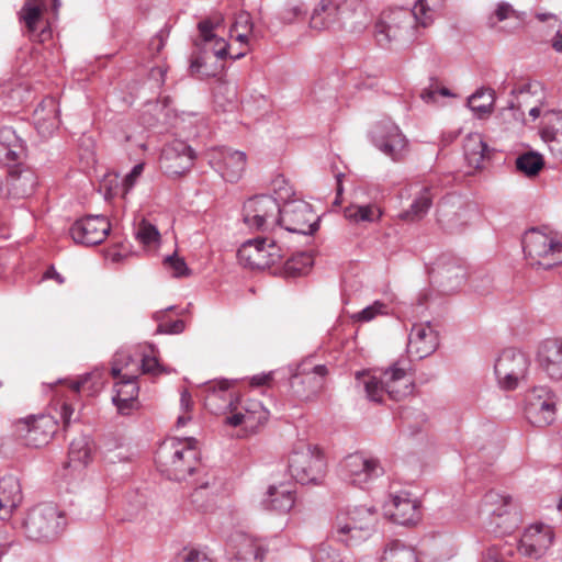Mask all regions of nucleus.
<instances>
[{"label": "nucleus", "mask_w": 562, "mask_h": 562, "mask_svg": "<svg viewBox=\"0 0 562 562\" xmlns=\"http://www.w3.org/2000/svg\"><path fill=\"white\" fill-rule=\"evenodd\" d=\"M538 362L550 379L562 380V338L544 340L538 349Z\"/></svg>", "instance_id": "nucleus-26"}, {"label": "nucleus", "mask_w": 562, "mask_h": 562, "mask_svg": "<svg viewBox=\"0 0 562 562\" xmlns=\"http://www.w3.org/2000/svg\"><path fill=\"white\" fill-rule=\"evenodd\" d=\"M33 122L36 131L43 137H49L58 128L59 106L54 97H45L33 113Z\"/></svg>", "instance_id": "nucleus-27"}, {"label": "nucleus", "mask_w": 562, "mask_h": 562, "mask_svg": "<svg viewBox=\"0 0 562 562\" xmlns=\"http://www.w3.org/2000/svg\"><path fill=\"white\" fill-rule=\"evenodd\" d=\"M386 306L376 301L374 302L372 305L370 306H367L366 308H363L362 311H360L359 313L355 314L353 315V318L356 321H359V322H370L371 319H373L376 315L379 314H383L384 313V308Z\"/></svg>", "instance_id": "nucleus-54"}, {"label": "nucleus", "mask_w": 562, "mask_h": 562, "mask_svg": "<svg viewBox=\"0 0 562 562\" xmlns=\"http://www.w3.org/2000/svg\"><path fill=\"white\" fill-rule=\"evenodd\" d=\"M544 166L543 157L536 151H527L516 159V168L527 177L537 176Z\"/></svg>", "instance_id": "nucleus-40"}, {"label": "nucleus", "mask_w": 562, "mask_h": 562, "mask_svg": "<svg viewBox=\"0 0 562 562\" xmlns=\"http://www.w3.org/2000/svg\"><path fill=\"white\" fill-rule=\"evenodd\" d=\"M173 310V306L166 308L165 311H159L154 314V319L158 322V326L156 329V334H181L186 328V323L182 319H177L172 322H167L165 319L166 313L168 311Z\"/></svg>", "instance_id": "nucleus-45"}, {"label": "nucleus", "mask_w": 562, "mask_h": 562, "mask_svg": "<svg viewBox=\"0 0 562 562\" xmlns=\"http://www.w3.org/2000/svg\"><path fill=\"white\" fill-rule=\"evenodd\" d=\"M68 457L69 463L87 465L91 458V449L88 439L86 437L74 439L70 442Z\"/></svg>", "instance_id": "nucleus-44"}, {"label": "nucleus", "mask_w": 562, "mask_h": 562, "mask_svg": "<svg viewBox=\"0 0 562 562\" xmlns=\"http://www.w3.org/2000/svg\"><path fill=\"white\" fill-rule=\"evenodd\" d=\"M166 40L167 34L162 30L151 37L148 44V50L153 57L160 54L166 45Z\"/></svg>", "instance_id": "nucleus-57"}, {"label": "nucleus", "mask_w": 562, "mask_h": 562, "mask_svg": "<svg viewBox=\"0 0 562 562\" xmlns=\"http://www.w3.org/2000/svg\"><path fill=\"white\" fill-rule=\"evenodd\" d=\"M313 265V258L307 252H301L288 259L284 263V273L296 278L306 274Z\"/></svg>", "instance_id": "nucleus-43"}, {"label": "nucleus", "mask_w": 562, "mask_h": 562, "mask_svg": "<svg viewBox=\"0 0 562 562\" xmlns=\"http://www.w3.org/2000/svg\"><path fill=\"white\" fill-rule=\"evenodd\" d=\"M382 562H418V559L413 547L400 540H393L387 543Z\"/></svg>", "instance_id": "nucleus-37"}, {"label": "nucleus", "mask_w": 562, "mask_h": 562, "mask_svg": "<svg viewBox=\"0 0 562 562\" xmlns=\"http://www.w3.org/2000/svg\"><path fill=\"white\" fill-rule=\"evenodd\" d=\"M193 159L192 148L187 143L178 139L168 144L160 157L162 168L172 176H180L188 171L193 165Z\"/></svg>", "instance_id": "nucleus-23"}, {"label": "nucleus", "mask_w": 562, "mask_h": 562, "mask_svg": "<svg viewBox=\"0 0 562 562\" xmlns=\"http://www.w3.org/2000/svg\"><path fill=\"white\" fill-rule=\"evenodd\" d=\"M443 8V0H417L413 10L396 8L383 11L374 26V36L381 47L393 42L413 38L414 24L430 25Z\"/></svg>", "instance_id": "nucleus-1"}, {"label": "nucleus", "mask_w": 562, "mask_h": 562, "mask_svg": "<svg viewBox=\"0 0 562 562\" xmlns=\"http://www.w3.org/2000/svg\"><path fill=\"white\" fill-rule=\"evenodd\" d=\"M239 262L250 269H267L281 262L283 249L269 237L248 239L237 251Z\"/></svg>", "instance_id": "nucleus-10"}, {"label": "nucleus", "mask_w": 562, "mask_h": 562, "mask_svg": "<svg viewBox=\"0 0 562 562\" xmlns=\"http://www.w3.org/2000/svg\"><path fill=\"white\" fill-rule=\"evenodd\" d=\"M252 31L251 18L247 12H241L235 18L231 27V36L240 43H247L248 35Z\"/></svg>", "instance_id": "nucleus-46"}, {"label": "nucleus", "mask_w": 562, "mask_h": 562, "mask_svg": "<svg viewBox=\"0 0 562 562\" xmlns=\"http://www.w3.org/2000/svg\"><path fill=\"white\" fill-rule=\"evenodd\" d=\"M272 380V375L271 373H268V374H257V375H254L250 380V383L251 385L254 386H262V385H268Z\"/></svg>", "instance_id": "nucleus-61"}, {"label": "nucleus", "mask_w": 562, "mask_h": 562, "mask_svg": "<svg viewBox=\"0 0 562 562\" xmlns=\"http://www.w3.org/2000/svg\"><path fill=\"white\" fill-rule=\"evenodd\" d=\"M9 184L15 195L25 198L33 193L37 184V178L30 169H12Z\"/></svg>", "instance_id": "nucleus-35"}, {"label": "nucleus", "mask_w": 562, "mask_h": 562, "mask_svg": "<svg viewBox=\"0 0 562 562\" xmlns=\"http://www.w3.org/2000/svg\"><path fill=\"white\" fill-rule=\"evenodd\" d=\"M438 344V334L429 322L414 324L408 336L407 352L423 359L435 352Z\"/></svg>", "instance_id": "nucleus-24"}, {"label": "nucleus", "mask_w": 562, "mask_h": 562, "mask_svg": "<svg viewBox=\"0 0 562 562\" xmlns=\"http://www.w3.org/2000/svg\"><path fill=\"white\" fill-rule=\"evenodd\" d=\"M553 531L550 526L535 524L525 529L520 540L519 552L529 558L539 559L551 547Z\"/></svg>", "instance_id": "nucleus-20"}, {"label": "nucleus", "mask_w": 562, "mask_h": 562, "mask_svg": "<svg viewBox=\"0 0 562 562\" xmlns=\"http://www.w3.org/2000/svg\"><path fill=\"white\" fill-rule=\"evenodd\" d=\"M314 562H341L336 550L328 543H321L313 553Z\"/></svg>", "instance_id": "nucleus-53"}, {"label": "nucleus", "mask_w": 562, "mask_h": 562, "mask_svg": "<svg viewBox=\"0 0 562 562\" xmlns=\"http://www.w3.org/2000/svg\"><path fill=\"white\" fill-rule=\"evenodd\" d=\"M177 562H215L206 552L195 548H183L177 555Z\"/></svg>", "instance_id": "nucleus-51"}, {"label": "nucleus", "mask_w": 562, "mask_h": 562, "mask_svg": "<svg viewBox=\"0 0 562 562\" xmlns=\"http://www.w3.org/2000/svg\"><path fill=\"white\" fill-rule=\"evenodd\" d=\"M231 385L228 380L209 382L205 387V405L213 409L218 400L223 401L231 407V415L225 418L227 425L241 426L248 435L258 432L268 422L269 411L255 398H246L234 405L228 393Z\"/></svg>", "instance_id": "nucleus-2"}, {"label": "nucleus", "mask_w": 562, "mask_h": 562, "mask_svg": "<svg viewBox=\"0 0 562 562\" xmlns=\"http://www.w3.org/2000/svg\"><path fill=\"white\" fill-rule=\"evenodd\" d=\"M391 519L400 525L416 524L420 518L419 503L411 498L409 493L401 492L391 496L387 504Z\"/></svg>", "instance_id": "nucleus-25"}, {"label": "nucleus", "mask_w": 562, "mask_h": 562, "mask_svg": "<svg viewBox=\"0 0 562 562\" xmlns=\"http://www.w3.org/2000/svg\"><path fill=\"white\" fill-rule=\"evenodd\" d=\"M280 205L270 195H257L244 203L243 221L249 229L270 231L278 226Z\"/></svg>", "instance_id": "nucleus-11"}, {"label": "nucleus", "mask_w": 562, "mask_h": 562, "mask_svg": "<svg viewBox=\"0 0 562 562\" xmlns=\"http://www.w3.org/2000/svg\"><path fill=\"white\" fill-rule=\"evenodd\" d=\"M21 435L25 443L31 447L40 448L48 443L57 430V423L52 416L41 415L21 420Z\"/></svg>", "instance_id": "nucleus-22"}, {"label": "nucleus", "mask_w": 562, "mask_h": 562, "mask_svg": "<svg viewBox=\"0 0 562 562\" xmlns=\"http://www.w3.org/2000/svg\"><path fill=\"white\" fill-rule=\"evenodd\" d=\"M140 371L143 374L157 375L164 372V369L155 356L144 355L140 360Z\"/></svg>", "instance_id": "nucleus-56"}, {"label": "nucleus", "mask_w": 562, "mask_h": 562, "mask_svg": "<svg viewBox=\"0 0 562 562\" xmlns=\"http://www.w3.org/2000/svg\"><path fill=\"white\" fill-rule=\"evenodd\" d=\"M345 217L353 223L376 222L382 216L380 207L375 204L350 205L344 211Z\"/></svg>", "instance_id": "nucleus-38"}, {"label": "nucleus", "mask_w": 562, "mask_h": 562, "mask_svg": "<svg viewBox=\"0 0 562 562\" xmlns=\"http://www.w3.org/2000/svg\"><path fill=\"white\" fill-rule=\"evenodd\" d=\"M464 277L465 269L456 259H441L434 269V278L446 291L456 290Z\"/></svg>", "instance_id": "nucleus-30"}, {"label": "nucleus", "mask_w": 562, "mask_h": 562, "mask_svg": "<svg viewBox=\"0 0 562 562\" xmlns=\"http://www.w3.org/2000/svg\"><path fill=\"white\" fill-rule=\"evenodd\" d=\"M211 166L228 182H237L246 169V154L229 148L212 150Z\"/></svg>", "instance_id": "nucleus-19"}, {"label": "nucleus", "mask_w": 562, "mask_h": 562, "mask_svg": "<svg viewBox=\"0 0 562 562\" xmlns=\"http://www.w3.org/2000/svg\"><path fill=\"white\" fill-rule=\"evenodd\" d=\"M327 372L324 364H315L310 368V362H302L297 372L290 379L293 394L302 401L314 398L322 391Z\"/></svg>", "instance_id": "nucleus-14"}, {"label": "nucleus", "mask_w": 562, "mask_h": 562, "mask_svg": "<svg viewBox=\"0 0 562 562\" xmlns=\"http://www.w3.org/2000/svg\"><path fill=\"white\" fill-rule=\"evenodd\" d=\"M512 18L521 21L524 20V13L516 11L512 4L502 1L497 3L495 11L488 16V25L494 27L498 22H503Z\"/></svg>", "instance_id": "nucleus-47"}, {"label": "nucleus", "mask_w": 562, "mask_h": 562, "mask_svg": "<svg viewBox=\"0 0 562 562\" xmlns=\"http://www.w3.org/2000/svg\"><path fill=\"white\" fill-rule=\"evenodd\" d=\"M24 154L22 139L10 127L0 128V164L15 162Z\"/></svg>", "instance_id": "nucleus-31"}, {"label": "nucleus", "mask_w": 562, "mask_h": 562, "mask_svg": "<svg viewBox=\"0 0 562 562\" xmlns=\"http://www.w3.org/2000/svg\"><path fill=\"white\" fill-rule=\"evenodd\" d=\"M493 103L494 91L492 89L477 90L468 99L469 108L476 113L479 117L490 114Z\"/></svg>", "instance_id": "nucleus-41"}, {"label": "nucleus", "mask_w": 562, "mask_h": 562, "mask_svg": "<svg viewBox=\"0 0 562 562\" xmlns=\"http://www.w3.org/2000/svg\"><path fill=\"white\" fill-rule=\"evenodd\" d=\"M306 12V8L301 0H288L280 10L278 18L283 23H292Z\"/></svg>", "instance_id": "nucleus-49"}, {"label": "nucleus", "mask_w": 562, "mask_h": 562, "mask_svg": "<svg viewBox=\"0 0 562 562\" xmlns=\"http://www.w3.org/2000/svg\"><path fill=\"white\" fill-rule=\"evenodd\" d=\"M525 414L530 424L546 427L553 423L557 414L554 394L544 387H535L528 395Z\"/></svg>", "instance_id": "nucleus-15"}, {"label": "nucleus", "mask_w": 562, "mask_h": 562, "mask_svg": "<svg viewBox=\"0 0 562 562\" xmlns=\"http://www.w3.org/2000/svg\"><path fill=\"white\" fill-rule=\"evenodd\" d=\"M72 415H74L72 406L70 404L64 403L60 408V417L63 419L65 429L70 425Z\"/></svg>", "instance_id": "nucleus-60"}, {"label": "nucleus", "mask_w": 562, "mask_h": 562, "mask_svg": "<svg viewBox=\"0 0 562 562\" xmlns=\"http://www.w3.org/2000/svg\"><path fill=\"white\" fill-rule=\"evenodd\" d=\"M344 469L346 480L360 487L384 473V469L378 459L359 452L346 457Z\"/></svg>", "instance_id": "nucleus-16"}, {"label": "nucleus", "mask_w": 562, "mask_h": 562, "mask_svg": "<svg viewBox=\"0 0 562 562\" xmlns=\"http://www.w3.org/2000/svg\"><path fill=\"white\" fill-rule=\"evenodd\" d=\"M111 225L106 217L101 215H87L77 220L70 227V235L75 243L85 246L101 244L110 233Z\"/></svg>", "instance_id": "nucleus-17"}, {"label": "nucleus", "mask_w": 562, "mask_h": 562, "mask_svg": "<svg viewBox=\"0 0 562 562\" xmlns=\"http://www.w3.org/2000/svg\"><path fill=\"white\" fill-rule=\"evenodd\" d=\"M159 232L153 224L143 221L137 229L136 237L144 245H151L159 239Z\"/></svg>", "instance_id": "nucleus-52"}, {"label": "nucleus", "mask_w": 562, "mask_h": 562, "mask_svg": "<svg viewBox=\"0 0 562 562\" xmlns=\"http://www.w3.org/2000/svg\"><path fill=\"white\" fill-rule=\"evenodd\" d=\"M164 266L166 269L170 270L176 278L188 277L191 273L184 259L178 257L176 254L167 256L164 260Z\"/></svg>", "instance_id": "nucleus-50"}, {"label": "nucleus", "mask_w": 562, "mask_h": 562, "mask_svg": "<svg viewBox=\"0 0 562 562\" xmlns=\"http://www.w3.org/2000/svg\"><path fill=\"white\" fill-rule=\"evenodd\" d=\"M295 491L289 484L270 485L262 505L267 510L278 514L289 513L295 504Z\"/></svg>", "instance_id": "nucleus-28"}, {"label": "nucleus", "mask_w": 562, "mask_h": 562, "mask_svg": "<svg viewBox=\"0 0 562 562\" xmlns=\"http://www.w3.org/2000/svg\"><path fill=\"white\" fill-rule=\"evenodd\" d=\"M122 368L113 366L111 373L113 378H121L114 385L115 395L112 401L121 415H130L132 411L138 407L137 397L139 386L137 384V375L121 374Z\"/></svg>", "instance_id": "nucleus-18"}, {"label": "nucleus", "mask_w": 562, "mask_h": 562, "mask_svg": "<svg viewBox=\"0 0 562 562\" xmlns=\"http://www.w3.org/2000/svg\"><path fill=\"white\" fill-rule=\"evenodd\" d=\"M69 386L75 393L83 391L87 392L88 395H93L103 386L102 373L93 371L81 376L79 380L71 382Z\"/></svg>", "instance_id": "nucleus-42"}, {"label": "nucleus", "mask_w": 562, "mask_h": 562, "mask_svg": "<svg viewBox=\"0 0 562 562\" xmlns=\"http://www.w3.org/2000/svg\"><path fill=\"white\" fill-rule=\"evenodd\" d=\"M487 145L479 133L469 134L463 140V155L469 167L480 169L486 157Z\"/></svg>", "instance_id": "nucleus-32"}, {"label": "nucleus", "mask_w": 562, "mask_h": 562, "mask_svg": "<svg viewBox=\"0 0 562 562\" xmlns=\"http://www.w3.org/2000/svg\"><path fill=\"white\" fill-rule=\"evenodd\" d=\"M530 360L526 353L515 348L504 349L495 360L494 373L498 386L504 391H514L526 381Z\"/></svg>", "instance_id": "nucleus-9"}, {"label": "nucleus", "mask_w": 562, "mask_h": 562, "mask_svg": "<svg viewBox=\"0 0 562 562\" xmlns=\"http://www.w3.org/2000/svg\"><path fill=\"white\" fill-rule=\"evenodd\" d=\"M432 204V195L430 189L425 187L416 195L411 206L398 214V217L404 222L414 223L420 221L429 211Z\"/></svg>", "instance_id": "nucleus-34"}, {"label": "nucleus", "mask_w": 562, "mask_h": 562, "mask_svg": "<svg viewBox=\"0 0 562 562\" xmlns=\"http://www.w3.org/2000/svg\"><path fill=\"white\" fill-rule=\"evenodd\" d=\"M437 93H439V94H441L443 97L451 95V93H450L448 88L439 87L438 82L435 79H431V82H430L429 87L425 88L422 91L420 97H422V99L425 102L429 103V102H434L435 101Z\"/></svg>", "instance_id": "nucleus-55"}, {"label": "nucleus", "mask_w": 562, "mask_h": 562, "mask_svg": "<svg viewBox=\"0 0 562 562\" xmlns=\"http://www.w3.org/2000/svg\"><path fill=\"white\" fill-rule=\"evenodd\" d=\"M22 493L19 480L13 475L0 479V519L8 520L20 505Z\"/></svg>", "instance_id": "nucleus-29"}, {"label": "nucleus", "mask_w": 562, "mask_h": 562, "mask_svg": "<svg viewBox=\"0 0 562 562\" xmlns=\"http://www.w3.org/2000/svg\"><path fill=\"white\" fill-rule=\"evenodd\" d=\"M200 35L205 43H214L213 50L217 58L224 59L227 56L229 45L222 37H216L213 33L214 24L210 20L201 21L198 24Z\"/></svg>", "instance_id": "nucleus-39"}, {"label": "nucleus", "mask_w": 562, "mask_h": 562, "mask_svg": "<svg viewBox=\"0 0 562 562\" xmlns=\"http://www.w3.org/2000/svg\"><path fill=\"white\" fill-rule=\"evenodd\" d=\"M378 522L374 507L356 506L337 514L331 533L346 544H355L366 540Z\"/></svg>", "instance_id": "nucleus-5"}, {"label": "nucleus", "mask_w": 562, "mask_h": 562, "mask_svg": "<svg viewBox=\"0 0 562 562\" xmlns=\"http://www.w3.org/2000/svg\"><path fill=\"white\" fill-rule=\"evenodd\" d=\"M44 279H53L58 284H63L65 282L64 277L55 269L54 266H50L44 273Z\"/></svg>", "instance_id": "nucleus-63"}, {"label": "nucleus", "mask_w": 562, "mask_h": 562, "mask_svg": "<svg viewBox=\"0 0 562 562\" xmlns=\"http://www.w3.org/2000/svg\"><path fill=\"white\" fill-rule=\"evenodd\" d=\"M155 460L168 479L186 480L200 464L196 440L192 437L168 439L159 446Z\"/></svg>", "instance_id": "nucleus-4"}, {"label": "nucleus", "mask_w": 562, "mask_h": 562, "mask_svg": "<svg viewBox=\"0 0 562 562\" xmlns=\"http://www.w3.org/2000/svg\"><path fill=\"white\" fill-rule=\"evenodd\" d=\"M64 524V516L56 506L41 504L29 512L23 529L30 540L50 541L57 537Z\"/></svg>", "instance_id": "nucleus-8"}, {"label": "nucleus", "mask_w": 562, "mask_h": 562, "mask_svg": "<svg viewBox=\"0 0 562 562\" xmlns=\"http://www.w3.org/2000/svg\"><path fill=\"white\" fill-rule=\"evenodd\" d=\"M524 254L531 266L551 269L562 263V243L538 228L527 231L522 237Z\"/></svg>", "instance_id": "nucleus-7"}, {"label": "nucleus", "mask_w": 562, "mask_h": 562, "mask_svg": "<svg viewBox=\"0 0 562 562\" xmlns=\"http://www.w3.org/2000/svg\"><path fill=\"white\" fill-rule=\"evenodd\" d=\"M338 21V8L330 0H322L314 9L310 25L322 31L331 27Z\"/></svg>", "instance_id": "nucleus-33"}, {"label": "nucleus", "mask_w": 562, "mask_h": 562, "mask_svg": "<svg viewBox=\"0 0 562 562\" xmlns=\"http://www.w3.org/2000/svg\"><path fill=\"white\" fill-rule=\"evenodd\" d=\"M532 87L533 85L531 82H526L518 88H514L512 90L513 99L509 101L508 108L510 110H521L524 106L530 105L529 99L532 93Z\"/></svg>", "instance_id": "nucleus-48"}, {"label": "nucleus", "mask_w": 562, "mask_h": 562, "mask_svg": "<svg viewBox=\"0 0 562 562\" xmlns=\"http://www.w3.org/2000/svg\"><path fill=\"white\" fill-rule=\"evenodd\" d=\"M373 145L394 161H401L408 153V140L400 127L391 121H381L371 130Z\"/></svg>", "instance_id": "nucleus-13"}, {"label": "nucleus", "mask_w": 562, "mask_h": 562, "mask_svg": "<svg viewBox=\"0 0 562 562\" xmlns=\"http://www.w3.org/2000/svg\"><path fill=\"white\" fill-rule=\"evenodd\" d=\"M180 405L184 413H189L193 405L191 394L187 390L181 393Z\"/></svg>", "instance_id": "nucleus-62"}, {"label": "nucleus", "mask_w": 562, "mask_h": 562, "mask_svg": "<svg viewBox=\"0 0 562 562\" xmlns=\"http://www.w3.org/2000/svg\"><path fill=\"white\" fill-rule=\"evenodd\" d=\"M483 562H504L495 549L487 550Z\"/></svg>", "instance_id": "nucleus-64"}, {"label": "nucleus", "mask_w": 562, "mask_h": 562, "mask_svg": "<svg viewBox=\"0 0 562 562\" xmlns=\"http://www.w3.org/2000/svg\"><path fill=\"white\" fill-rule=\"evenodd\" d=\"M318 217L312 205L302 200L288 201L280 207L278 226L288 232L310 235L317 231Z\"/></svg>", "instance_id": "nucleus-12"}, {"label": "nucleus", "mask_w": 562, "mask_h": 562, "mask_svg": "<svg viewBox=\"0 0 562 562\" xmlns=\"http://www.w3.org/2000/svg\"><path fill=\"white\" fill-rule=\"evenodd\" d=\"M144 170V165L143 164H137L133 167V169L126 175L125 179H124V184L127 189L132 188L136 180L138 179V177L142 175Z\"/></svg>", "instance_id": "nucleus-58"}, {"label": "nucleus", "mask_w": 562, "mask_h": 562, "mask_svg": "<svg viewBox=\"0 0 562 562\" xmlns=\"http://www.w3.org/2000/svg\"><path fill=\"white\" fill-rule=\"evenodd\" d=\"M44 0H25L19 12V20L25 24L30 35H33L42 20Z\"/></svg>", "instance_id": "nucleus-36"}, {"label": "nucleus", "mask_w": 562, "mask_h": 562, "mask_svg": "<svg viewBox=\"0 0 562 562\" xmlns=\"http://www.w3.org/2000/svg\"><path fill=\"white\" fill-rule=\"evenodd\" d=\"M232 562H262L266 548L261 541L245 532H235L228 541Z\"/></svg>", "instance_id": "nucleus-21"}, {"label": "nucleus", "mask_w": 562, "mask_h": 562, "mask_svg": "<svg viewBox=\"0 0 562 562\" xmlns=\"http://www.w3.org/2000/svg\"><path fill=\"white\" fill-rule=\"evenodd\" d=\"M485 503L486 504H496L498 502H502L503 505H508L510 502H512V497L510 496H504V495H501L496 492H488L485 497Z\"/></svg>", "instance_id": "nucleus-59"}, {"label": "nucleus", "mask_w": 562, "mask_h": 562, "mask_svg": "<svg viewBox=\"0 0 562 562\" xmlns=\"http://www.w3.org/2000/svg\"><path fill=\"white\" fill-rule=\"evenodd\" d=\"M288 469L301 484H318L326 473V460L323 452L306 442L294 446L288 459Z\"/></svg>", "instance_id": "nucleus-6"}, {"label": "nucleus", "mask_w": 562, "mask_h": 562, "mask_svg": "<svg viewBox=\"0 0 562 562\" xmlns=\"http://www.w3.org/2000/svg\"><path fill=\"white\" fill-rule=\"evenodd\" d=\"M408 370L406 360H397L383 371L381 378L358 373V385L363 386L367 397L372 402H383L384 395L401 401L413 393L414 376Z\"/></svg>", "instance_id": "nucleus-3"}]
</instances>
